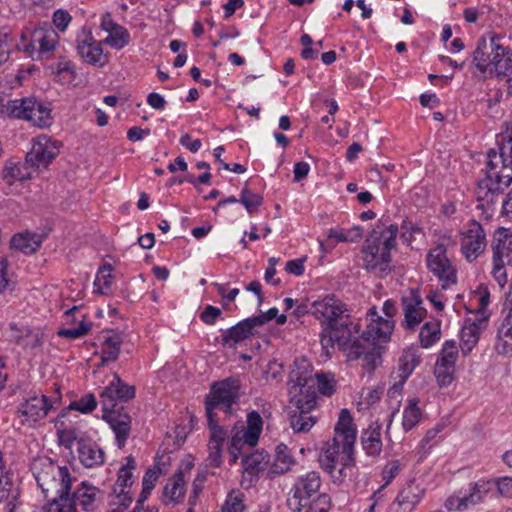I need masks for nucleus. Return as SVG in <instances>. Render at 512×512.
<instances>
[{
    "label": "nucleus",
    "instance_id": "obj_1",
    "mask_svg": "<svg viewBox=\"0 0 512 512\" xmlns=\"http://www.w3.org/2000/svg\"><path fill=\"white\" fill-rule=\"evenodd\" d=\"M34 476L47 501L48 512H77L70 503L72 478L66 466L50 459L34 464Z\"/></svg>",
    "mask_w": 512,
    "mask_h": 512
},
{
    "label": "nucleus",
    "instance_id": "obj_2",
    "mask_svg": "<svg viewBox=\"0 0 512 512\" xmlns=\"http://www.w3.org/2000/svg\"><path fill=\"white\" fill-rule=\"evenodd\" d=\"M357 429L351 412L342 409L334 427V437L325 442L319 456L320 467L332 472L338 465L355 466Z\"/></svg>",
    "mask_w": 512,
    "mask_h": 512
},
{
    "label": "nucleus",
    "instance_id": "obj_3",
    "mask_svg": "<svg viewBox=\"0 0 512 512\" xmlns=\"http://www.w3.org/2000/svg\"><path fill=\"white\" fill-rule=\"evenodd\" d=\"M398 230L396 224L383 219L375 223L362 249L366 270L381 278L391 271V250L396 247Z\"/></svg>",
    "mask_w": 512,
    "mask_h": 512
},
{
    "label": "nucleus",
    "instance_id": "obj_4",
    "mask_svg": "<svg viewBox=\"0 0 512 512\" xmlns=\"http://www.w3.org/2000/svg\"><path fill=\"white\" fill-rule=\"evenodd\" d=\"M485 178L479 181V189H486L488 194H502L512 183V140L499 144V151L494 149L487 153Z\"/></svg>",
    "mask_w": 512,
    "mask_h": 512
},
{
    "label": "nucleus",
    "instance_id": "obj_5",
    "mask_svg": "<svg viewBox=\"0 0 512 512\" xmlns=\"http://www.w3.org/2000/svg\"><path fill=\"white\" fill-rule=\"evenodd\" d=\"M337 335V346L348 361L362 359L363 367L373 371L379 364V356L372 347L365 346L359 323L343 322L334 326Z\"/></svg>",
    "mask_w": 512,
    "mask_h": 512
},
{
    "label": "nucleus",
    "instance_id": "obj_6",
    "mask_svg": "<svg viewBox=\"0 0 512 512\" xmlns=\"http://www.w3.org/2000/svg\"><path fill=\"white\" fill-rule=\"evenodd\" d=\"M240 380L236 377L212 383L209 393L205 398V410L208 423H218L216 410H222L225 414H231L233 405L240 398Z\"/></svg>",
    "mask_w": 512,
    "mask_h": 512
},
{
    "label": "nucleus",
    "instance_id": "obj_7",
    "mask_svg": "<svg viewBox=\"0 0 512 512\" xmlns=\"http://www.w3.org/2000/svg\"><path fill=\"white\" fill-rule=\"evenodd\" d=\"M3 112L16 119L31 121L40 128L48 127L52 123L50 109L35 98L9 100L3 106Z\"/></svg>",
    "mask_w": 512,
    "mask_h": 512
},
{
    "label": "nucleus",
    "instance_id": "obj_8",
    "mask_svg": "<svg viewBox=\"0 0 512 512\" xmlns=\"http://www.w3.org/2000/svg\"><path fill=\"white\" fill-rule=\"evenodd\" d=\"M366 329L362 331V340L365 346L372 347L381 360V343L390 340L394 329V322L391 319H384L378 314L375 306L371 307L366 314Z\"/></svg>",
    "mask_w": 512,
    "mask_h": 512
},
{
    "label": "nucleus",
    "instance_id": "obj_9",
    "mask_svg": "<svg viewBox=\"0 0 512 512\" xmlns=\"http://www.w3.org/2000/svg\"><path fill=\"white\" fill-rule=\"evenodd\" d=\"M321 483V477L316 471L299 476L288 493L287 507L290 511L302 512L312 496L319 491Z\"/></svg>",
    "mask_w": 512,
    "mask_h": 512
},
{
    "label": "nucleus",
    "instance_id": "obj_10",
    "mask_svg": "<svg viewBox=\"0 0 512 512\" xmlns=\"http://www.w3.org/2000/svg\"><path fill=\"white\" fill-rule=\"evenodd\" d=\"M450 238L438 243L430 249L426 256L428 270L438 278L443 288L457 282L456 269L447 257V246Z\"/></svg>",
    "mask_w": 512,
    "mask_h": 512
},
{
    "label": "nucleus",
    "instance_id": "obj_11",
    "mask_svg": "<svg viewBox=\"0 0 512 512\" xmlns=\"http://www.w3.org/2000/svg\"><path fill=\"white\" fill-rule=\"evenodd\" d=\"M60 142L41 134L32 139V146L25 157V166L33 172L46 169L60 153Z\"/></svg>",
    "mask_w": 512,
    "mask_h": 512
},
{
    "label": "nucleus",
    "instance_id": "obj_12",
    "mask_svg": "<svg viewBox=\"0 0 512 512\" xmlns=\"http://www.w3.org/2000/svg\"><path fill=\"white\" fill-rule=\"evenodd\" d=\"M347 311L346 305L335 295H326L312 303V315L322 327H334Z\"/></svg>",
    "mask_w": 512,
    "mask_h": 512
},
{
    "label": "nucleus",
    "instance_id": "obj_13",
    "mask_svg": "<svg viewBox=\"0 0 512 512\" xmlns=\"http://www.w3.org/2000/svg\"><path fill=\"white\" fill-rule=\"evenodd\" d=\"M493 487L494 483L491 480L481 479L477 482L470 483L467 494L462 497L448 498L445 502V506L448 510L461 511L467 509L469 506L481 503Z\"/></svg>",
    "mask_w": 512,
    "mask_h": 512
},
{
    "label": "nucleus",
    "instance_id": "obj_14",
    "mask_svg": "<svg viewBox=\"0 0 512 512\" xmlns=\"http://www.w3.org/2000/svg\"><path fill=\"white\" fill-rule=\"evenodd\" d=\"M102 43L96 41L90 30L82 28L76 36V49L79 56L90 65L103 66L106 61H103Z\"/></svg>",
    "mask_w": 512,
    "mask_h": 512
},
{
    "label": "nucleus",
    "instance_id": "obj_15",
    "mask_svg": "<svg viewBox=\"0 0 512 512\" xmlns=\"http://www.w3.org/2000/svg\"><path fill=\"white\" fill-rule=\"evenodd\" d=\"M55 404L56 401L45 395H34L19 405L17 413L24 418V423L33 424L45 418Z\"/></svg>",
    "mask_w": 512,
    "mask_h": 512
},
{
    "label": "nucleus",
    "instance_id": "obj_16",
    "mask_svg": "<svg viewBox=\"0 0 512 512\" xmlns=\"http://www.w3.org/2000/svg\"><path fill=\"white\" fill-rule=\"evenodd\" d=\"M486 245L484 229L478 222L472 221L461 242L462 254L467 261L472 262L485 251Z\"/></svg>",
    "mask_w": 512,
    "mask_h": 512
},
{
    "label": "nucleus",
    "instance_id": "obj_17",
    "mask_svg": "<svg viewBox=\"0 0 512 512\" xmlns=\"http://www.w3.org/2000/svg\"><path fill=\"white\" fill-rule=\"evenodd\" d=\"M135 396L134 386L125 384L120 377L115 374L113 381L106 386L100 394L103 410H111L117 408V400L128 401Z\"/></svg>",
    "mask_w": 512,
    "mask_h": 512
},
{
    "label": "nucleus",
    "instance_id": "obj_18",
    "mask_svg": "<svg viewBox=\"0 0 512 512\" xmlns=\"http://www.w3.org/2000/svg\"><path fill=\"white\" fill-rule=\"evenodd\" d=\"M401 301L404 312V325L407 329H414L427 315L419 291L417 289H410L407 294L402 296Z\"/></svg>",
    "mask_w": 512,
    "mask_h": 512
},
{
    "label": "nucleus",
    "instance_id": "obj_19",
    "mask_svg": "<svg viewBox=\"0 0 512 512\" xmlns=\"http://www.w3.org/2000/svg\"><path fill=\"white\" fill-rule=\"evenodd\" d=\"M30 42L23 45H18L19 49L32 55L38 45L39 53H49L54 51L59 41L58 33L51 27H38L33 29L30 33Z\"/></svg>",
    "mask_w": 512,
    "mask_h": 512
},
{
    "label": "nucleus",
    "instance_id": "obj_20",
    "mask_svg": "<svg viewBox=\"0 0 512 512\" xmlns=\"http://www.w3.org/2000/svg\"><path fill=\"white\" fill-rule=\"evenodd\" d=\"M489 315L467 318L460 332V348L464 355H468L476 346L481 333L487 328Z\"/></svg>",
    "mask_w": 512,
    "mask_h": 512
},
{
    "label": "nucleus",
    "instance_id": "obj_21",
    "mask_svg": "<svg viewBox=\"0 0 512 512\" xmlns=\"http://www.w3.org/2000/svg\"><path fill=\"white\" fill-rule=\"evenodd\" d=\"M501 39L502 37L495 32H487L478 39L472 54V63L479 72L487 73L489 66H491L490 60L493 55L494 41Z\"/></svg>",
    "mask_w": 512,
    "mask_h": 512
},
{
    "label": "nucleus",
    "instance_id": "obj_22",
    "mask_svg": "<svg viewBox=\"0 0 512 512\" xmlns=\"http://www.w3.org/2000/svg\"><path fill=\"white\" fill-rule=\"evenodd\" d=\"M103 419L109 424L115 434L117 446L121 449L125 446L131 431V417L120 412L116 408L111 410H103Z\"/></svg>",
    "mask_w": 512,
    "mask_h": 512
},
{
    "label": "nucleus",
    "instance_id": "obj_23",
    "mask_svg": "<svg viewBox=\"0 0 512 512\" xmlns=\"http://www.w3.org/2000/svg\"><path fill=\"white\" fill-rule=\"evenodd\" d=\"M251 317L238 322L233 327L226 329L220 339L223 347L235 348L238 344L253 337L256 334V324L251 321Z\"/></svg>",
    "mask_w": 512,
    "mask_h": 512
},
{
    "label": "nucleus",
    "instance_id": "obj_24",
    "mask_svg": "<svg viewBox=\"0 0 512 512\" xmlns=\"http://www.w3.org/2000/svg\"><path fill=\"white\" fill-rule=\"evenodd\" d=\"M101 498L102 492L99 488L83 481L70 497V503L75 510L76 506H80L83 511L92 512L96 509V502Z\"/></svg>",
    "mask_w": 512,
    "mask_h": 512
},
{
    "label": "nucleus",
    "instance_id": "obj_25",
    "mask_svg": "<svg viewBox=\"0 0 512 512\" xmlns=\"http://www.w3.org/2000/svg\"><path fill=\"white\" fill-rule=\"evenodd\" d=\"M19 487L12 481L3 463V455L0 452V502H6L8 512H15L19 504Z\"/></svg>",
    "mask_w": 512,
    "mask_h": 512
},
{
    "label": "nucleus",
    "instance_id": "obj_26",
    "mask_svg": "<svg viewBox=\"0 0 512 512\" xmlns=\"http://www.w3.org/2000/svg\"><path fill=\"white\" fill-rule=\"evenodd\" d=\"M210 428V439L208 443L207 465L220 467L222 464V449L228 436L227 430L218 423H208Z\"/></svg>",
    "mask_w": 512,
    "mask_h": 512
},
{
    "label": "nucleus",
    "instance_id": "obj_27",
    "mask_svg": "<svg viewBox=\"0 0 512 512\" xmlns=\"http://www.w3.org/2000/svg\"><path fill=\"white\" fill-rule=\"evenodd\" d=\"M425 491L423 483L411 480L398 493L396 501L403 512H412L421 502Z\"/></svg>",
    "mask_w": 512,
    "mask_h": 512
},
{
    "label": "nucleus",
    "instance_id": "obj_28",
    "mask_svg": "<svg viewBox=\"0 0 512 512\" xmlns=\"http://www.w3.org/2000/svg\"><path fill=\"white\" fill-rule=\"evenodd\" d=\"M490 61L491 66L487 73L495 74L497 77L506 76L512 70V50L509 47H504L500 40H496Z\"/></svg>",
    "mask_w": 512,
    "mask_h": 512
},
{
    "label": "nucleus",
    "instance_id": "obj_29",
    "mask_svg": "<svg viewBox=\"0 0 512 512\" xmlns=\"http://www.w3.org/2000/svg\"><path fill=\"white\" fill-rule=\"evenodd\" d=\"M509 310L497 329L495 350L500 355H512V296L508 299Z\"/></svg>",
    "mask_w": 512,
    "mask_h": 512
},
{
    "label": "nucleus",
    "instance_id": "obj_30",
    "mask_svg": "<svg viewBox=\"0 0 512 512\" xmlns=\"http://www.w3.org/2000/svg\"><path fill=\"white\" fill-rule=\"evenodd\" d=\"M382 425L378 421L371 423L361 432L360 442L365 453L370 457H378L382 452Z\"/></svg>",
    "mask_w": 512,
    "mask_h": 512
},
{
    "label": "nucleus",
    "instance_id": "obj_31",
    "mask_svg": "<svg viewBox=\"0 0 512 512\" xmlns=\"http://www.w3.org/2000/svg\"><path fill=\"white\" fill-rule=\"evenodd\" d=\"M310 365L306 360H296L293 369L289 373V393L296 395L297 391H302L303 387L314 384Z\"/></svg>",
    "mask_w": 512,
    "mask_h": 512
},
{
    "label": "nucleus",
    "instance_id": "obj_32",
    "mask_svg": "<svg viewBox=\"0 0 512 512\" xmlns=\"http://www.w3.org/2000/svg\"><path fill=\"white\" fill-rule=\"evenodd\" d=\"M77 452L81 464L87 468L97 467L104 463V451L91 440L80 438Z\"/></svg>",
    "mask_w": 512,
    "mask_h": 512
},
{
    "label": "nucleus",
    "instance_id": "obj_33",
    "mask_svg": "<svg viewBox=\"0 0 512 512\" xmlns=\"http://www.w3.org/2000/svg\"><path fill=\"white\" fill-rule=\"evenodd\" d=\"M506 240L502 238H495L492 244L493 249V270L492 275L500 286H503L507 282V274L504 267V258L508 262L512 261L509 253H505Z\"/></svg>",
    "mask_w": 512,
    "mask_h": 512
},
{
    "label": "nucleus",
    "instance_id": "obj_34",
    "mask_svg": "<svg viewBox=\"0 0 512 512\" xmlns=\"http://www.w3.org/2000/svg\"><path fill=\"white\" fill-rule=\"evenodd\" d=\"M122 343L123 335L118 331H109L107 335L104 336L100 353L102 366L117 360Z\"/></svg>",
    "mask_w": 512,
    "mask_h": 512
},
{
    "label": "nucleus",
    "instance_id": "obj_35",
    "mask_svg": "<svg viewBox=\"0 0 512 512\" xmlns=\"http://www.w3.org/2000/svg\"><path fill=\"white\" fill-rule=\"evenodd\" d=\"M184 494V474L181 470H179L168 480L164 486L163 501L165 504H177L183 499Z\"/></svg>",
    "mask_w": 512,
    "mask_h": 512
},
{
    "label": "nucleus",
    "instance_id": "obj_36",
    "mask_svg": "<svg viewBox=\"0 0 512 512\" xmlns=\"http://www.w3.org/2000/svg\"><path fill=\"white\" fill-rule=\"evenodd\" d=\"M42 243V238L31 232H21L15 234L10 241L11 248L21 251L24 254L34 253Z\"/></svg>",
    "mask_w": 512,
    "mask_h": 512
},
{
    "label": "nucleus",
    "instance_id": "obj_37",
    "mask_svg": "<svg viewBox=\"0 0 512 512\" xmlns=\"http://www.w3.org/2000/svg\"><path fill=\"white\" fill-rule=\"evenodd\" d=\"M420 362L421 353L419 348L414 346L406 348L399 359V377L408 379Z\"/></svg>",
    "mask_w": 512,
    "mask_h": 512
},
{
    "label": "nucleus",
    "instance_id": "obj_38",
    "mask_svg": "<svg viewBox=\"0 0 512 512\" xmlns=\"http://www.w3.org/2000/svg\"><path fill=\"white\" fill-rule=\"evenodd\" d=\"M312 410L295 408L290 414V426L296 433L308 432L316 423L317 418L311 415Z\"/></svg>",
    "mask_w": 512,
    "mask_h": 512
},
{
    "label": "nucleus",
    "instance_id": "obj_39",
    "mask_svg": "<svg viewBox=\"0 0 512 512\" xmlns=\"http://www.w3.org/2000/svg\"><path fill=\"white\" fill-rule=\"evenodd\" d=\"M263 428V420L257 411L247 414V427L243 432L244 443L255 446L258 443Z\"/></svg>",
    "mask_w": 512,
    "mask_h": 512
},
{
    "label": "nucleus",
    "instance_id": "obj_40",
    "mask_svg": "<svg viewBox=\"0 0 512 512\" xmlns=\"http://www.w3.org/2000/svg\"><path fill=\"white\" fill-rule=\"evenodd\" d=\"M418 403L417 398H411L403 410L402 428L405 432L415 428L422 418V412L418 407Z\"/></svg>",
    "mask_w": 512,
    "mask_h": 512
},
{
    "label": "nucleus",
    "instance_id": "obj_41",
    "mask_svg": "<svg viewBox=\"0 0 512 512\" xmlns=\"http://www.w3.org/2000/svg\"><path fill=\"white\" fill-rule=\"evenodd\" d=\"M291 403H294L297 409L313 410L317 404V394L314 390V384L303 387V390L297 391L296 395H291Z\"/></svg>",
    "mask_w": 512,
    "mask_h": 512
},
{
    "label": "nucleus",
    "instance_id": "obj_42",
    "mask_svg": "<svg viewBox=\"0 0 512 512\" xmlns=\"http://www.w3.org/2000/svg\"><path fill=\"white\" fill-rule=\"evenodd\" d=\"M440 322L428 321L426 322L419 333L421 346L429 348L440 339Z\"/></svg>",
    "mask_w": 512,
    "mask_h": 512
},
{
    "label": "nucleus",
    "instance_id": "obj_43",
    "mask_svg": "<svg viewBox=\"0 0 512 512\" xmlns=\"http://www.w3.org/2000/svg\"><path fill=\"white\" fill-rule=\"evenodd\" d=\"M314 386L317 385L318 391L321 395L330 397L332 396L337 387L335 376L331 372L316 373L313 377Z\"/></svg>",
    "mask_w": 512,
    "mask_h": 512
},
{
    "label": "nucleus",
    "instance_id": "obj_44",
    "mask_svg": "<svg viewBox=\"0 0 512 512\" xmlns=\"http://www.w3.org/2000/svg\"><path fill=\"white\" fill-rule=\"evenodd\" d=\"M112 266L105 264L99 268L96 278L94 280L95 292L99 294H107L113 282V275L111 273Z\"/></svg>",
    "mask_w": 512,
    "mask_h": 512
},
{
    "label": "nucleus",
    "instance_id": "obj_45",
    "mask_svg": "<svg viewBox=\"0 0 512 512\" xmlns=\"http://www.w3.org/2000/svg\"><path fill=\"white\" fill-rule=\"evenodd\" d=\"M29 166L23 164L6 163L2 170L3 179L13 178L19 181H25L32 178V171Z\"/></svg>",
    "mask_w": 512,
    "mask_h": 512
},
{
    "label": "nucleus",
    "instance_id": "obj_46",
    "mask_svg": "<svg viewBox=\"0 0 512 512\" xmlns=\"http://www.w3.org/2000/svg\"><path fill=\"white\" fill-rule=\"evenodd\" d=\"M129 42L130 33L123 26L116 27V29L111 31V33H109L108 36L103 40V43L116 50L123 49L129 44Z\"/></svg>",
    "mask_w": 512,
    "mask_h": 512
},
{
    "label": "nucleus",
    "instance_id": "obj_47",
    "mask_svg": "<svg viewBox=\"0 0 512 512\" xmlns=\"http://www.w3.org/2000/svg\"><path fill=\"white\" fill-rule=\"evenodd\" d=\"M92 324L91 322L86 321V316H82V320L79 322L78 327L76 328H61L58 330L57 335L62 338L67 339H78L85 335H87L91 330Z\"/></svg>",
    "mask_w": 512,
    "mask_h": 512
},
{
    "label": "nucleus",
    "instance_id": "obj_48",
    "mask_svg": "<svg viewBox=\"0 0 512 512\" xmlns=\"http://www.w3.org/2000/svg\"><path fill=\"white\" fill-rule=\"evenodd\" d=\"M458 358V347L453 340L445 341L437 362L455 368V363Z\"/></svg>",
    "mask_w": 512,
    "mask_h": 512
},
{
    "label": "nucleus",
    "instance_id": "obj_49",
    "mask_svg": "<svg viewBox=\"0 0 512 512\" xmlns=\"http://www.w3.org/2000/svg\"><path fill=\"white\" fill-rule=\"evenodd\" d=\"M55 73L59 77V81L69 84L76 78V70L74 64L65 58H61L56 64Z\"/></svg>",
    "mask_w": 512,
    "mask_h": 512
},
{
    "label": "nucleus",
    "instance_id": "obj_50",
    "mask_svg": "<svg viewBox=\"0 0 512 512\" xmlns=\"http://www.w3.org/2000/svg\"><path fill=\"white\" fill-rule=\"evenodd\" d=\"M265 457L262 453H253L246 455L242 458V466L244 471L254 475L260 472L265 467Z\"/></svg>",
    "mask_w": 512,
    "mask_h": 512
},
{
    "label": "nucleus",
    "instance_id": "obj_51",
    "mask_svg": "<svg viewBox=\"0 0 512 512\" xmlns=\"http://www.w3.org/2000/svg\"><path fill=\"white\" fill-rule=\"evenodd\" d=\"M362 237V230L356 226L350 231L330 229L328 232L329 240H336L338 242H355Z\"/></svg>",
    "mask_w": 512,
    "mask_h": 512
},
{
    "label": "nucleus",
    "instance_id": "obj_52",
    "mask_svg": "<svg viewBox=\"0 0 512 512\" xmlns=\"http://www.w3.org/2000/svg\"><path fill=\"white\" fill-rule=\"evenodd\" d=\"M132 501L133 495L130 491L111 493V500L109 501L110 512H122L131 505Z\"/></svg>",
    "mask_w": 512,
    "mask_h": 512
},
{
    "label": "nucleus",
    "instance_id": "obj_53",
    "mask_svg": "<svg viewBox=\"0 0 512 512\" xmlns=\"http://www.w3.org/2000/svg\"><path fill=\"white\" fill-rule=\"evenodd\" d=\"M96 406H97V401H96L95 396L91 393H88V394L84 395L83 397H81L80 399L72 401L69 404L68 409L76 410L83 414H87V413L92 412L96 408Z\"/></svg>",
    "mask_w": 512,
    "mask_h": 512
},
{
    "label": "nucleus",
    "instance_id": "obj_54",
    "mask_svg": "<svg viewBox=\"0 0 512 512\" xmlns=\"http://www.w3.org/2000/svg\"><path fill=\"white\" fill-rule=\"evenodd\" d=\"M133 482V473L126 468H120L118 471L117 480L115 484L112 486V493L130 491Z\"/></svg>",
    "mask_w": 512,
    "mask_h": 512
},
{
    "label": "nucleus",
    "instance_id": "obj_55",
    "mask_svg": "<svg viewBox=\"0 0 512 512\" xmlns=\"http://www.w3.org/2000/svg\"><path fill=\"white\" fill-rule=\"evenodd\" d=\"M332 502L327 493H320L316 498L309 501L305 512H329Z\"/></svg>",
    "mask_w": 512,
    "mask_h": 512
},
{
    "label": "nucleus",
    "instance_id": "obj_56",
    "mask_svg": "<svg viewBox=\"0 0 512 512\" xmlns=\"http://www.w3.org/2000/svg\"><path fill=\"white\" fill-rule=\"evenodd\" d=\"M243 497L240 491H232L229 493L221 512H243L245 508Z\"/></svg>",
    "mask_w": 512,
    "mask_h": 512
},
{
    "label": "nucleus",
    "instance_id": "obj_57",
    "mask_svg": "<svg viewBox=\"0 0 512 512\" xmlns=\"http://www.w3.org/2000/svg\"><path fill=\"white\" fill-rule=\"evenodd\" d=\"M239 202L244 205L249 213H253L263 202L262 196L252 193L249 189L245 188L241 191Z\"/></svg>",
    "mask_w": 512,
    "mask_h": 512
},
{
    "label": "nucleus",
    "instance_id": "obj_58",
    "mask_svg": "<svg viewBox=\"0 0 512 512\" xmlns=\"http://www.w3.org/2000/svg\"><path fill=\"white\" fill-rule=\"evenodd\" d=\"M455 368L436 362L434 374L440 386H447L453 380Z\"/></svg>",
    "mask_w": 512,
    "mask_h": 512
},
{
    "label": "nucleus",
    "instance_id": "obj_59",
    "mask_svg": "<svg viewBox=\"0 0 512 512\" xmlns=\"http://www.w3.org/2000/svg\"><path fill=\"white\" fill-rule=\"evenodd\" d=\"M57 436L60 445L69 450L72 449L73 444L75 442L78 443V440L81 438L79 436V431L76 428L59 429L57 431Z\"/></svg>",
    "mask_w": 512,
    "mask_h": 512
},
{
    "label": "nucleus",
    "instance_id": "obj_60",
    "mask_svg": "<svg viewBox=\"0 0 512 512\" xmlns=\"http://www.w3.org/2000/svg\"><path fill=\"white\" fill-rule=\"evenodd\" d=\"M293 463L292 457L287 452V447L283 444L277 446L275 468L280 472L287 471Z\"/></svg>",
    "mask_w": 512,
    "mask_h": 512
},
{
    "label": "nucleus",
    "instance_id": "obj_61",
    "mask_svg": "<svg viewBox=\"0 0 512 512\" xmlns=\"http://www.w3.org/2000/svg\"><path fill=\"white\" fill-rule=\"evenodd\" d=\"M72 21V16L67 10L57 9L52 16V22L60 32L66 31Z\"/></svg>",
    "mask_w": 512,
    "mask_h": 512
},
{
    "label": "nucleus",
    "instance_id": "obj_62",
    "mask_svg": "<svg viewBox=\"0 0 512 512\" xmlns=\"http://www.w3.org/2000/svg\"><path fill=\"white\" fill-rule=\"evenodd\" d=\"M401 470V463L399 460H392L388 462L382 470V479L384 486L389 485Z\"/></svg>",
    "mask_w": 512,
    "mask_h": 512
},
{
    "label": "nucleus",
    "instance_id": "obj_63",
    "mask_svg": "<svg viewBox=\"0 0 512 512\" xmlns=\"http://www.w3.org/2000/svg\"><path fill=\"white\" fill-rule=\"evenodd\" d=\"M334 330V327H331V329H328V327H322V331L320 333L321 346L327 352L329 348H333L335 344L337 345V335Z\"/></svg>",
    "mask_w": 512,
    "mask_h": 512
},
{
    "label": "nucleus",
    "instance_id": "obj_64",
    "mask_svg": "<svg viewBox=\"0 0 512 512\" xmlns=\"http://www.w3.org/2000/svg\"><path fill=\"white\" fill-rule=\"evenodd\" d=\"M494 486H496L499 494L503 497H512V478L511 477H500L492 480Z\"/></svg>",
    "mask_w": 512,
    "mask_h": 512
}]
</instances>
